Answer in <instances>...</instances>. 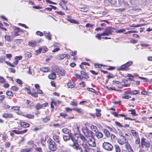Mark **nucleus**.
I'll return each instance as SVG.
<instances>
[{
    "mask_svg": "<svg viewBox=\"0 0 152 152\" xmlns=\"http://www.w3.org/2000/svg\"><path fill=\"white\" fill-rule=\"evenodd\" d=\"M5 58L2 57L0 58V62L3 63V61H5Z\"/></svg>",
    "mask_w": 152,
    "mask_h": 152,
    "instance_id": "680f3d73",
    "label": "nucleus"
},
{
    "mask_svg": "<svg viewBox=\"0 0 152 152\" xmlns=\"http://www.w3.org/2000/svg\"><path fill=\"white\" fill-rule=\"evenodd\" d=\"M118 12H122L124 11L125 10V9L124 8H121L120 9H118L116 10Z\"/></svg>",
    "mask_w": 152,
    "mask_h": 152,
    "instance_id": "6e6d98bb",
    "label": "nucleus"
},
{
    "mask_svg": "<svg viewBox=\"0 0 152 152\" xmlns=\"http://www.w3.org/2000/svg\"><path fill=\"white\" fill-rule=\"evenodd\" d=\"M77 151H79L81 152H88L85 147L83 145H78L77 142Z\"/></svg>",
    "mask_w": 152,
    "mask_h": 152,
    "instance_id": "6e6552de",
    "label": "nucleus"
},
{
    "mask_svg": "<svg viewBox=\"0 0 152 152\" xmlns=\"http://www.w3.org/2000/svg\"><path fill=\"white\" fill-rule=\"evenodd\" d=\"M53 69L59 76H63L64 75L65 72L64 69H60L57 66L54 67Z\"/></svg>",
    "mask_w": 152,
    "mask_h": 152,
    "instance_id": "1a4fd4ad",
    "label": "nucleus"
},
{
    "mask_svg": "<svg viewBox=\"0 0 152 152\" xmlns=\"http://www.w3.org/2000/svg\"><path fill=\"white\" fill-rule=\"evenodd\" d=\"M6 94L7 96H12L13 95L12 92L10 91H8L6 92Z\"/></svg>",
    "mask_w": 152,
    "mask_h": 152,
    "instance_id": "c03bdc74",
    "label": "nucleus"
},
{
    "mask_svg": "<svg viewBox=\"0 0 152 152\" xmlns=\"http://www.w3.org/2000/svg\"><path fill=\"white\" fill-rule=\"evenodd\" d=\"M62 132L66 134H70L69 132L70 131L68 129L66 128H64L62 129Z\"/></svg>",
    "mask_w": 152,
    "mask_h": 152,
    "instance_id": "cd10ccee",
    "label": "nucleus"
},
{
    "mask_svg": "<svg viewBox=\"0 0 152 152\" xmlns=\"http://www.w3.org/2000/svg\"><path fill=\"white\" fill-rule=\"evenodd\" d=\"M102 36H103V35H102V33L101 34H97L95 37L99 40H100L101 39V37Z\"/></svg>",
    "mask_w": 152,
    "mask_h": 152,
    "instance_id": "ea45409f",
    "label": "nucleus"
},
{
    "mask_svg": "<svg viewBox=\"0 0 152 152\" xmlns=\"http://www.w3.org/2000/svg\"><path fill=\"white\" fill-rule=\"evenodd\" d=\"M77 9V10H78L84 12H86L88 10V8L84 6H83L82 7H78Z\"/></svg>",
    "mask_w": 152,
    "mask_h": 152,
    "instance_id": "dca6fc26",
    "label": "nucleus"
},
{
    "mask_svg": "<svg viewBox=\"0 0 152 152\" xmlns=\"http://www.w3.org/2000/svg\"><path fill=\"white\" fill-rule=\"evenodd\" d=\"M104 132L107 137H109L110 135V133L108 130L104 129Z\"/></svg>",
    "mask_w": 152,
    "mask_h": 152,
    "instance_id": "f704fd0d",
    "label": "nucleus"
},
{
    "mask_svg": "<svg viewBox=\"0 0 152 152\" xmlns=\"http://www.w3.org/2000/svg\"><path fill=\"white\" fill-rule=\"evenodd\" d=\"M53 140L56 142L58 143H59L60 140H59V137L58 135L56 134L54 135L53 137Z\"/></svg>",
    "mask_w": 152,
    "mask_h": 152,
    "instance_id": "5701e85b",
    "label": "nucleus"
},
{
    "mask_svg": "<svg viewBox=\"0 0 152 152\" xmlns=\"http://www.w3.org/2000/svg\"><path fill=\"white\" fill-rule=\"evenodd\" d=\"M67 20L68 21L70 22L71 23H76V20H75L72 19L71 17L70 16H67Z\"/></svg>",
    "mask_w": 152,
    "mask_h": 152,
    "instance_id": "412c9836",
    "label": "nucleus"
},
{
    "mask_svg": "<svg viewBox=\"0 0 152 152\" xmlns=\"http://www.w3.org/2000/svg\"><path fill=\"white\" fill-rule=\"evenodd\" d=\"M111 30L109 28H106L105 31L102 33V35L103 36L105 35L108 36L110 34H111Z\"/></svg>",
    "mask_w": 152,
    "mask_h": 152,
    "instance_id": "f8f14e48",
    "label": "nucleus"
},
{
    "mask_svg": "<svg viewBox=\"0 0 152 152\" xmlns=\"http://www.w3.org/2000/svg\"><path fill=\"white\" fill-rule=\"evenodd\" d=\"M2 117L6 119L13 118V116L10 113H4L2 115Z\"/></svg>",
    "mask_w": 152,
    "mask_h": 152,
    "instance_id": "2eb2a0df",
    "label": "nucleus"
},
{
    "mask_svg": "<svg viewBox=\"0 0 152 152\" xmlns=\"http://www.w3.org/2000/svg\"><path fill=\"white\" fill-rule=\"evenodd\" d=\"M95 135L96 137L98 139L101 138L103 137V134L102 133L98 131L96 132Z\"/></svg>",
    "mask_w": 152,
    "mask_h": 152,
    "instance_id": "a211bd4d",
    "label": "nucleus"
},
{
    "mask_svg": "<svg viewBox=\"0 0 152 152\" xmlns=\"http://www.w3.org/2000/svg\"><path fill=\"white\" fill-rule=\"evenodd\" d=\"M5 98L4 95H0V103H1Z\"/></svg>",
    "mask_w": 152,
    "mask_h": 152,
    "instance_id": "603ef678",
    "label": "nucleus"
},
{
    "mask_svg": "<svg viewBox=\"0 0 152 152\" xmlns=\"http://www.w3.org/2000/svg\"><path fill=\"white\" fill-rule=\"evenodd\" d=\"M28 44L30 46L34 47L36 45V42L34 41H30L28 42Z\"/></svg>",
    "mask_w": 152,
    "mask_h": 152,
    "instance_id": "c756f323",
    "label": "nucleus"
},
{
    "mask_svg": "<svg viewBox=\"0 0 152 152\" xmlns=\"http://www.w3.org/2000/svg\"><path fill=\"white\" fill-rule=\"evenodd\" d=\"M28 131L27 129L22 131H19L17 130H13L12 131V132L17 134H23L26 132Z\"/></svg>",
    "mask_w": 152,
    "mask_h": 152,
    "instance_id": "ddd939ff",
    "label": "nucleus"
},
{
    "mask_svg": "<svg viewBox=\"0 0 152 152\" xmlns=\"http://www.w3.org/2000/svg\"><path fill=\"white\" fill-rule=\"evenodd\" d=\"M77 138L78 139L80 138L83 141H85L86 140V138L84 136H83L82 134H77Z\"/></svg>",
    "mask_w": 152,
    "mask_h": 152,
    "instance_id": "b1692460",
    "label": "nucleus"
},
{
    "mask_svg": "<svg viewBox=\"0 0 152 152\" xmlns=\"http://www.w3.org/2000/svg\"><path fill=\"white\" fill-rule=\"evenodd\" d=\"M49 147L50 150L53 151H55L57 149L55 142L52 140L49 142Z\"/></svg>",
    "mask_w": 152,
    "mask_h": 152,
    "instance_id": "0eeeda50",
    "label": "nucleus"
},
{
    "mask_svg": "<svg viewBox=\"0 0 152 152\" xmlns=\"http://www.w3.org/2000/svg\"><path fill=\"white\" fill-rule=\"evenodd\" d=\"M77 131L80 132V129L82 130L84 134L87 137H93V132L89 130L86 127L84 129H83L80 126H77Z\"/></svg>",
    "mask_w": 152,
    "mask_h": 152,
    "instance_id": "f03ea898",
    "label": "nucleus"
},
{
    "mask_svg": "<svg viewBox=\"0 0 152 152\" xmlns=\"http://www.w3.org/2000/svg\"><path fill=\"white\" fill-rule=\"evenodd\" d=\"M93 26V24H91L89 23H87L86 25V27H92Z\"/></svg>",
    "mask_w": 152,
    "mask_h": 152,
    "instance_id": "69168bd1",
    "label": "nucleus"
},
{
    "mask_svg": "<svg viewBox=\"0 0 152 152\" xmlns=\"http://www.w3.org/2000/svg\"><path fill=\"white\" fill-rule=\"evenodd\" d=\"M48 77L50 79L55 80L56 77V74L54 72H53L49 75Z\"/></svg>",
    "mask_w": 152,
    "mask_h": 152,
    "instance_id": "4468645a",
    "label": "nucleus"
},
{
    "mask_svg": "<svg viewBox=\"0 0 152 152\" xmlns=\"http://www.w3.org/2000/svg\"><path fill=\"white\" fill-rule=\"evenodd\" d=\"M50 120V119L48 117H46L43 119L42 121L44 122H48Z\"/></svg>",
    "mask_w": 152,
    "mask_h": 152,
    "instance_id": "8fccbe9b",
    "label": "nucleus"
},
{
    "mask_svg": "<svg viewBox=\"0 0 152 152\" xmlns=\"http://www.w3.org/2000/svg\"><path fill=\"white\" fill-rule=\"evenodd\" d=\"M89 145L91 146L94 147L96 146V143L94 140L93 139V137L89 138V140L88 141Z\"/></svg>",
    "mask_w": 152,
    "mask_h": 152,
    "instance_id": "9b49d317",
    "label": "nucleus"
},
{
    "mask_svg": "<svg viewBox=\"0 0 152 152\" xmlns=\"http://www.w3.org/2000/svg\"><path fill=\"white\" fill-rule=\"evenodd\" d=\"M125 146L128 152H134L131 146L127 141L125 143Z\"/></svg>",
    "mask_w": 152,
    "mask_h": 152,
    "instance_id": "9d476101",
    "label": "nucleus"
},
{
    "mask_svg": "<svg viewBox=\"0 0 152 152\" xmlns=\"http://www.w3.org/2000/svg\"><path fill=\"white\" fill-rule=\"evenodd\" d=\"M132 61H129L125 64L121 66L120 69L122 70H128V67L132 64Z\"/></svg>",
    "mask_w": 152,
    "mask_h": 152,
    "instance_id": "423d86ee",
    "label": "nucleus"
},
{
    "mask_svg": "<svg viewBox=\"0 0 152 152\" xmlns=\"http://www.w3.org/2000/svg\"><path fill=\"white\" fill-rule=\"evenodd\" d=\"M96 115L97 117H99L101 115L100 112L101 110L99 109H96Z\"/></svg>",
    "mask_w": 152,
    "mask_h": 152,
    "instance_id": "58836bf2",
    "label": "nucleus"
},
{
    "mask_svg": "<svg viewBox=\"0 0 152 152\" xmlns=\"http://www.w3.org/2000/svg\"><path fill=\"white\" fill-rule=\"evenodd\" d=\"M118 143L121 145H123L126 143V138L124 137H123L122 139H120L118 140Z\"/></svg>",
    "mask_w": 152,
    "mask_h": 152,
    "instance_id": "f3484780",
    "label": "nucleus"
},
{
    "mask_svg": "<svg viewBox=\"0 0 152 152\" xmlns=\"http://www.w3.org/2000/svg\"><path fill=\"white\" fill-rule=\"evenodd\" d=\"M107 88V89L108 90H115V91H118V90H116L115 89V88L114 87H110L108 88V87L107 86L106 87Z\"/></svg>",
    "mask_w": 152,
    "mask_h": 152,
    "instance_id": "13d9d810",
    "label": "nucleus"
},
{
    "mask_svg": "<svg viewBox=\"0 0 152 152\" xmlns=\"http://www.w3.org/2000/svg\"><path fill=\"white\" fill-rule=\"evenodd\" d=\"M131 133L132 135L136 137H139L138 133L136 131L134 130H131Z\"/></svg>",
    "mask_w": 152,
    "mask_h": 152,
    "instance_id": "bb28decb",
    "label": "nucleus"
},
{
    "mask_svg": "<svg viewBox=\"0 0 152 152\" xmlns=\"http://www.w3.org/2000/svg\"><path fill=\"white\" fill-rule=\"evenodd\" d=\"M108 1L110 3L113 4H115L116 2V0H108Z\"/></svg>",
    "mask_w": 152,
    "mask_h": 152,
    "instance_id": "de8ad7c7",
    "label": "nucleus"
},
{
    "mask_svg": "<svg viewBox=\"0 0 152 152\" xmlns=\"http://www.w3.org/2000/svg\"><path fill=\"white\" fill-rule=\"evenodd\" d=\"M67 55L66 54L58 55L57 57L56 58L59 60H61L66 57Z\"/></svg>",
    "mask_w": 152,
    "mask_h": 152,
    "instance_id": "aec40b11",
    "label": "nucleus"
},
{
    "mask_svg": "<svg viewBox=\"0 0 152 152\" xmlns=\"http://www.w3.org/2000/svg\"><path fill=\"white\" fill-rule=\"evenodd\" d=\"M102 146L105 150L108 151H112L113 149V145L109 142H105L103 143Z\"/></svg>",
    "mask_w": 152,
    "mask_h": 152,
    "instance_id": "7ed1b4c3",
    "label": "nucleus"
},
{
    "mask_svg": "<svg viewBox=\"0 0 152 152\" xmlns=\"http://www.w3.org/2000/svg\"><path fill=\"white\" fill-rule=\"evenodd\" d=\"M115 123L117 126H118L119 127H122L123 126L121 125V124L118 121H115Z\"/></svg>",
    "mask_w": 152,
    "mask_h": 152,
    "instance_id": "864d4df0",
    "label": "nucleus"
},
{
    "mask_svg": "<svg viewBox=\"0 0 152 152\" xmlns=\"http://www.w3.org/2000/svg\"><path fill=\"white\" fill-rule=\"evenodd\" d=\"M91 129L93 130V131L95 132L96 131L97 129V127L94 125H92L90 126Z\"/></svg>",
    "mask_w": 152,
    "mask_h": 152,
    "instance_id": "37998d69",
    "label": "nucleus"
},
{
    "mask_svg": "<svg viewBox=\"0 0 152 152\" xmlns=\"http://www.w3.org/2000/svg\"><path fill=\"white\" fill-rule=\"evenodd\" d=\"M5 62L8 65H9L11 66L12 67H15V66L12 65V64H11L10 62H9L7 61H5Z\"/></svg>",
    "mask_w": 152,
    "mask_h": 152,
    "instance_id": "338daca9",
    "label": "nucleus"
},
{
    "mask_svg": "<svg viewBox=\"0 0 152 152\" xmlns=\"http://www.w3.org/2000/svg\"><path fill=\"white\" fill-rule=\"evenodd\" d=\"M76 133L74 134H68L63 136V139L65 141H67L71 139V141H70L69 145L75 149H76Z\"/></svg>",
    "mask_w": 152,
    "mask_h": 152,
    "instance_id": "f257e3e1",
    "label": "nucleus"
},
{
    "mask_svg": "<svg viewBox=\"0 0 152 152\" xmlns=\"http://www.w3.org/2000/svg\"><path fill=\"white\" fill-rule=\"evenodd\" d=\"M40 70L43 72H48L50 70L49 69L46 67L41 68L40 69Z\"/></svg>",
    "mask_w": 152,
    "mask_h": 152,
    "instance_id": "c85d7f7f",
    "label": "nucleus"
},
{
    "mask_svg": "<svg viewBox=\"0 0 152 152\" xmlns=\"http://www.w3.org/2000/svg\"><path fill=\"white\" fill-rule=\"evenodd\" d=\"M84 111L82 109L80 108H77V112L80 113L81 114H83L84 113Z\"/></svg>",
    "mask_w": 152,
    "mask_h": 152,
    "instance_id": "e433bc0d",
    "label": "nucleus"
},
{
    "mask_svg": "<svg viewBox=\"0 0 152 152\" xmlns=\"http://www.w3.org/2000/svg\"><path fill=\"white\" fill-rule=\"evenodd\" d=\"M129 111L131 112V114L133 115L134 116H137V115L136 114L135 110H134L132 109L129 110Z\"/></svg>",
    "mask_w": 152,
    "mask_h": 152,
    "instance_id": "79ce46f5",
    "label": "nucleus"
},
{
    "mask_svg": "<svg viewBox=\"0 0 152 152\" xmlns=\"http://www.w3.org/2000/svg\"><path fill=\"white\" fill-rule=\"evenodd\" d=\"M23 116L29 119H33L34 118V116L33 115L28 114L24 115Z\"/></svg>",
    "mask_w": 152,
    "mask_h": 152,
    "instance_id": "2f4dec72",
    "label": "nucleus"
},
{
    "mask_svg": "<svg viewBox=\"0 0 152 152\" xmlns=\"http://www.w3.org/2000/svg\"><path fill=\"white\" fill-rule=\"evenodd\" d=\"M140 93V92L137 90L131 91V94L132 95H136Z\"/></svg>",
    "mask_w": 152,
    "mask_h": 152,
    "instance_id": "a19ab883",
    "label": "nucleus"
},
{
    "mask_svg": "<svg viewBox=\"0 0 152 152\" xmlns=\"http://www.w3.org/2000/svg\"><path fill=\"white\" fill-rule=\"evenodd\" d=\"M124 118L125 120H129L131 121H133L135 120V119H132L129 117H126V116L125 115V116H124Z\"/></svg>",
    "mask_w": 152,
    "mask_h": 152,
    "instance_id": "4d7b16f0",
    "label": "nucleus"
},
{
    "mask_svg": "<svg viewBox=\"0 0 152 152\" xmlns=\"http://www.w3.org/2000/svg\"><path fill=\"white\" fill-rule=\"evenodd\" d=\"M22 56H16L15 58V62H16V64H17L18 63V61L21 60L22 58Z\"/></svg>",
    "mask_w": 152,
    "mask_h": 152,
    "instance_id": "c9c22d12",
    "label": "nucleus"
},
{
    "mask_svg": "<svg viewBox=\"0 0 152 152\" xmlns=\"http://www.w3.org/2000/svg\"><path fill=\"white\" fill-rule=\"evenodd\" d=\"M31 150V148H25L22 150L21 151V152H30Z\"/></svg>",
    "mask_w": 152,
    "mask_h": 152,
    "instance_id": "4c0bfd02",
    "label": "nucleus"
},
{
    "mask_svg": "<svg viewBox=\"0 0 152 152\" xmlns=\"http://www.w3.org/2000/svg\"><path fill=\"white\" fill-rule=\"evenodd\" d=\"M114 148H115V152H121V150L120 148L117 145H114Z\"/></svg>",
    "mask_w": 152,
    "mask_h": 152,
    "instance_id": "473e14b6",
    "label": "nucleus"
},
{
    "mask_svg": "<svg viewBox=\"0 0 152 152\" xmlns=\"http://www.w3.org/2000/svg\"><path fill=\"white\" fill-rule=\"evenodd\" d=\"M141 145L142 147H145L146 148H149L150 147V143L148 140H146L144 138H142L141 139Z\"/></svg>",
    "mask_w": 152,
    "mask_h": 152,
    "instance_id": "20e7f679",
    "label": "nucleus"
},
{
    "mask_svg": "<svg viewBox=\"0 0 152 152\" xmlns=\"http://www.w3.org/2000/svg\"><path fill=\"white\" fill-rule=\"evenodd\" d=\"M36 34L40 36H42L43 35V33L40 31H37L36 32Z\"/></svg>",
    "mask_w": 152,
    "mask_h": 152,
    "instance_id": "5fc2aeb1",
    "label": "nucleus"
},
{
    "mask_svg": "<svg viewBox=\"0 0 152 152\" xmlns=\"http://www.w3.org/2000/svg\"><path fill=\"white\" fill-rule=\"evenodd\" d=\"M42 107V105L39 103H37L35 106L36 109L38 110Z\"/></svg>",
    "mask_w": 152,
    "mask_h": 152,
    "instance_id": "a878e982",
    "label": "nucleus"
},
{
    "mask_svg": "<svg viewBox=\"0 0 152 152\" xmlns=\"http://www.w3.org/2000/svg\"><path fill=\"white\" fill-rule=\"evenodd\" d=\"M90 72L92 74L94 75H96L98 74V73L95 72L94 71L91 70L90 71Z\"/></svg>",
    "mask_w": 152,
    "mask_h": 152,
    "instance_id": "774afa93",
    "label": "nucleus"
},
{
    "mask_svg": "<svg viewBox=\"0 0 152 152\" xmlns=\"http://www.w3.org/2000/svg\"><path fill=\"white\" fill-rule=\"evenodd\" d=\"M67 86L69 88H73L75 86V84L72 81H69L67 83Z\"/></svg>",
    "mask_w": 152,
    "mask_h": 152,
    "instance_id": "4be33fe9",
    "label": "nucleus"
},
{
    "mask_svg": "<svg viewBox=\"0 0 152 152\" xmlns=\"http://www.w3.org/2000/svg\"><path fill=\"white\" fill-rule=\"evenodd\" d=\"M137 138L135 140V142L136 144H138L139 145V146H140V139L139 138V137H137Z\"/></svg>",
    "mask_w": 152,
    "mask_h": 152,
    "instance_id": "72a5a7b5",
    "label": "nucleus"
},
{
    "mask_svg": "<svg viewBox=\"0 0 152 152\" xmlns=\"http://www.w3.org/2000/svg\"><path fill=\"white\" fill-rule=\"evenodd\" d=\"M125 31V30L124 29H120L116 31V32L118 33H121Z\"/></svg>",
    "mask_w": 152,
    "mask_h": 152,
    "instance_id": "09e8293b",
    "label": "nucleus"
},
{
    "mask_svg": "<svg viewBox=\"0 0 152 152\" xmlns=\"http://www.w3.org/2000/svg\"><path fill=\"white\" fill-rule=\"evenodd\" d=\"M44 34H45V36L46 38L49 40H51V36L50 32L46 33L45 31H44Z\"/></svg>",
    "mask_w": 152,
    "mask_h": 152,
    "instance_id": "6ab92c4d",
    "label": "nucleus"
},
{
    "mask_svg": "<svg viewBox=\"0 0 152 152\" xmlns=\"http://www.w3.org/2000/svg\"><path fill=\"white\" fill-rule=\"evenodd\" d=\"M28 94L31 95L32 96L35 97H38V95L37 93H31L30 92H28Z\"/></svg>",
    "mask_w": 152,
    "mask_h": 152,
    "instance_id": "a18cd8bd",
    "label": "nucleus"
},
{
    "mask_svg": "<svg viewBox=\"0 0 152 152\" xmlns=\"http://www.w3.org/2000/svg\"><path fill=\"white\" fill-rule=\"evenodd\" d=\"M103 65H102V64H94L96 68H100Z\"/></svg>",
    "mask_w": 152,
    "mask_h": 152,
    "instance_id": "3c124183",
    "label": "nucleus"
},
{
    "mask_svg": "<svg viewBox=\"0 0 152 152\" xmlns=\"http://www.w3.org/2000/svg\"><path fill=\"white\" fill-rule=\"evenodd\" d=\"M131 96L129 95H125L124 96H122L123 98L125 99H128L131 98Z\"/></svg>",
    "mask_w": 152,
    "mask_h": 152,
    "instance_id": "0e129e2a",
    "label": "nucleus"
},
{
    "mask_svg": "<svg viewBox=\"0 0 152 152\" xmlns=\"http://www.w3.org/2000/svg\"><path fill=\"white\" fill-rule=\"evenodd\" d=\"M138 78H140L141 79L145 80V81H146V82H148V79L146 78H145V77L139 76L138 77Z\"/></svg>",
    "mask_w": 152,
    "mask_h": 152,
    "instance_id": "e2e57ef3",
    "label": "nucleus"
},
{
    "mask_svg": "<svg viewBox=\"0 0 152 152\" xmlns=\"http://www.w3.org/2000/svg\"><path fill=\"white\" fill-rule=\"evenodd\" d=\"M21 126L24 128H27L29 127L30 125L26 122H21L20 123Z\"/></svg>",
    "mask_w": 152,
    "mask_h": 152,
    "instance_id": "393cba45",
    "label": "nucleus"
},
{
    "mask_svg": "<svg viewBox=\"0 0 152 152\" xmlns=\"http://www.w3.org/2000/svg\"><path fill=\"white\" fill-rule=\"evenodd\" d=\"M5 80L3 77H0V83H4L5 82Z\"/></svg>",
    "mask_w": 152,
    "mask_h": 152,
    "instance_id": "bf43d9fd",
    "label": "nucleus"
},
{
    "mask_svg": "<svg viewBox=\"0 0 152 152\" xmlns=\"http://www.w3.org/2000/svg\"><path fill=\"white\" fill-rule=\"evenodd\" d=\"M80 74L81 76L77 74V78L80 80L82 79L83 78L88 79L89 78V77L87 74L83 71H81Z\"/></svg>",
    "mask_w": 152,
    "mask_h": 152,
    "instance_id": "39448f33",
    "label": "nucleus"
},
{
    "mask_svg": "<svg viewBox=\"0 0 152 152\" xmlns=\"http://www.w3.org/2000/svg\"><path fill=\"white\" fill-rule=\"evenodd\" d=\"M12 89L15 91H17L19 90V88L15 86H13L12 87Z\"/></svg>",
    "mask_w": 152,
    "mask_h": 152,
    "instance_id": "49530a36",
    "label": "nucleus"
},
{
    "mask_svg": "<svg viewBox=\"0 0 152 152\" xmlns=\"http://www.w3.org/2000/svg\"><path fill=\"white\" fill-rule=\"evenodd\" d=\"M12 37L11 36L6 35L4 37L5 39L7 41L10 42L12 40Z\"/></svg>",
    "mask_w": 152,
    "mask_h": 152,
    "instance_id": "7c9ffc66",
    "label": "nucleus"
},
{
    "mask_svg": "<svg viewBox=\"0 0 152 152\" xmlns=\"http://www.w3.org/2000/svg\"><path fill=\"white\" fill-rule=\"evenodd\" d=\"M16 82L19 84L22 85V81L21 80L19 79H17Z\"/></svg>",
    "mask_w": 152,
    "mask_h": 152,
    "instance_id": "052dcab7",
    "label": "nucleus"
}]
</instances>
